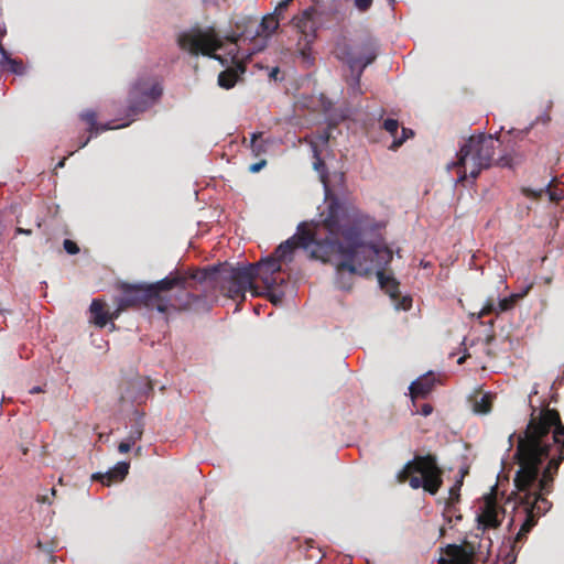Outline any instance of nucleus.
Returning <instances> with one entry per match:
<instances>
[{
    "label": "nucleus",
    "mask_w": 564,
    "mask_h": 564,
    "mask_svg": "<svg viewBox=\"0 0 564 564\" xmlns=\"http://www.w3.org/2000/svg\"><path fill=\"white\" fill-rule=\"evenodd\" d=\"M323 227L330 237L317 240L315 234L305 224H300L297 232L280 243L273 256L267 259H275L281 268V262L293 260L295 249H307L313 245L315 249L312 250V257L324 262L328 261L330 256L339 254L343 260L336 263V284L339 289L347 291L352 286L355 274L367 276L376 267L389 264L392 261L393 254L389 247L362 242L364 215L337 199L329 203ZM280 272L281 269L274 274L276 283L272 289H267L268 291H273L282 284L283 279L280 278Z\"/></svg>",
    "instance_id": "f257e3e1"
},
{
    "label": "nucleus",
    "mask_w": 564,
    "mask_h": 564,
    "mask_svg": "<svg viewBox=\"0 0 564 564\" xmlns=\"http://www.w3.org/2000/svg\"><path fill=\"white\" fill-rule=\"evenodd\" d=\"M516 457L519 470L514 486L520 494V507L525 519L517 533L512 550L527 539L538 518L552 507L545 496L553 490L554 477L564 462V425L554 409L543 410L532 417L523 436H519Z\"/></svg>",
    "instance_id": "f03ea898"
},
{
    "label": "nucleus",
    "mask_w": 564,
    "mask_h": 564,
    "mask_svg": "<svg viewBox=\"0 0 564 564\" xmlns=\"http://www.w3.org/2000/svg\"><path fill=\"white\" fill-rule=\"evenodd\" d=\"M279 270L275 259H264L257 264L245 267L219 264L188 271L176 270L165 276L174 278L177 282L159 294L158 312H207L210 305L206 292L217 289L224 295L242 302L248 290L253 296L261 294L253 283L256 279H259L265 289H272L276 283L274 274Z\"/></svg>",
    "instance_id": "7ed1b4c3"
},
{
    "label": "nucleus",
    "mask_w": 564,
    "mask_h": 564,
    "mask_svg": "<svg viewBox=\"0 0 564 564\" xmlns=\"http://www.w3.org/2000/svg\"><path fill=\"white\" fill-rule=\"evenodd\" d=\"M500 144V139L491 134L479 133L471 135L460 148L457 161L448 164V169H457V181L463 183L467 177L475 181L482 170H487L492 165L511 167L512 158L510 155H501L497 160L495 159L496 150Z\"/></svg>",
    "instance_id": "20e7f679"
},
{
    "label": "nucleus",
    "mask_w": 564,
    "mask_h": 564,
    "mask_svg": "<svg viewBox=\"0 0 564 564\" xmlns=\"http://www.w3.org/2000/svg\"><path fill=\"white\" fill-rule=\"evenodd\" d=\"M443 471L435 455H415L398 473L399 482H409L412 489L423 488L431 495H436L443 485Z\"/></svg>",
    "instance_id": "39448f33"
},
{
    "label": "nucleus",
    "mask_w": 564,
    "mask_h": 564,
    "mask_svg": "<svg viewBox=\"0 0 564 564\" xmlns=\"http://www.w3.org/2000/svg\"><path fill=\"white\" fill-rule=\"evenodd\" d=\"M174 278H163L162 280L150 284H122L121 296L118 300V312L130 307H147L158 311V299L162 291L167 290L175 284Z\"/></svg>",
    "instance_id": "423d86ee"
},
{
    "label": "nucleus",
    "mask_w": 564,
    "mask_h": 564,
    "mask_svg": "<svg viewBox=\"0 0 564 564\" xmlns=\"http://www.w3.org/2000/svg\"><path fill=\"white\" fill-rule=\"evenodd\" d=\"M336 55L344 61L351 72L349 86L355 94H362L360 79L364 69L377 58V45L371 40L355 44H344L337 47Z\"/></svg>",
    "instance_id": "0eeeda50"
},
{
    "label": "nucleus",
    "mask_w": 564,
    "mask_h": 564,
    "mask_svg": "<svg viewBox=\"0 0 564 564\" xmlns=\"http://www.w3.org/2000/svg\"><path fill=\"white\" fill-rule=\"evenodd\" d=\"M163 95V87L152 76L139 77L128 94V116H137L150 109Z\"/></svg>",
    "instance_id": "6e6552de"
},
{
    "label": "nucleus",
    "mask_w": 564,
    "mask_h": 564,
    "mask_svg": "<svg viewBox=\"0 0 564 564\" xmlns=\"http://www.w3.org/2000/svg\"><path fill=\"white\" fill-rule=\"evenodd\" d=\"M178 45L191 54L197 55L202 53L203 55L221 61L215 52L223 47V42L217 37L214 30L183 33L178 36Z\"/></svg>",
    "instance_id": "1a4fd4ad"
},
{
    "label": "nucleus",
    "mask_w": 564,
    "mask_h": 564,
    "mask_svg": "<svg viewBox=\"0 0 564 564\" xmlns=\"http://www.w3.org/2000/svg\"><path fill=\"white\" fill-rule=\"evenodd\" d=\"M446 557H441L438 564H474L476 551L473 543L448 544L445 547Z\"/></svg>",
    "instance_id": "9d476101"
},
{
    "label": "nucleus",
    "mask_w": 564,
    "mask_h": 564,
    "mask_svg": "<svg viewBox=\"0 0 564 564\" xmlns=\"http://www.w3.org/2000/svg\"><path fill=\"white\" fill-rule=\"evenodd\" d=\"M230 41V50L228 54L231 56L236 68H227L218 75V85L225 89L232 88L238 82L239 75L245 73V66L239 62L237 37L228 39Z\"/></svg>",
    "instance_id": "9b49d317"
},
{
    "label": "nucleus",
    "mask_w": 564,
    "mask_h": 564,
    "mask_svg": "<svg viewBox=\"0 0 564 564\" xmlns=\"http://www.w3.org/2000/svg\"><path fill=\"white\" fill-rule=\"evenodd\" d=\"M499 513L500 512L496 502V497L494 494H491L486 497L482 511L478 516V522L484 530L496 529L501 524Z\"/></svg>",
    "instance_id": "f8f14e48"
},
{
    "label": "nucleus",
    "mask_w": 564,
    "mask_h": 564,
    "mask_svg": "<svg viewBox=\"0 0 564 564\" xmlns=\"http://www.w3.org/2000/svg\"><path fill=\"white\" fill-rule=\"evenodd\" d=\"M435 378L432 373H426L410 386V395L412 399H425L434 389Z\"/></svg>",
    "instance_id": "ddd939ff"
},
{
    "label": "nucleus",
    "mask_w": 564,
    "mask_h": 564,
    "mask_svg": "<svg viewBox=\"0 0 564 564\" xmlns=\"http://www.w3.org/2000/svg\"><path fill=\"white\" fill-rule=\"evenodd\" d=\"M129 468L130 464L128 462H119L106 474L94 475V479L101 481L102 485L110 486L112 482L123 480L129 473Z\"/></svg>",
    "instance_id": "4468645a"
},
{
    "label": "nucleus",
    "mask_w": 564,
    "mask_h": 564,
    "mask_svg": "<svg viewBox=\"0 0 564 564\" xmlns=\"http://www.w3.org/2000/svg\"><path fill=\"white\" fill-rule=\"evenodd\" d=\"M90 313L94 324L98 327H105L110 319L118 318L120 315L118 308L112 314H109L105 310V303L98 299L93 300L90 304Z\"/></svg>",
    "instance_id": "2eb2a0df"
},
{
    "label": "nucleus",
    "mask_w": 564,
    "mask_h": 564,
    "mask_svg": "<svg viewBox=\"0 0 564 564\" xmlns=\"http://www.w3.org/2000/svg\"><path fill=\"white\" fill-rule=\"evenodd\" d=\"M387 265L388 264L378 265L375 268L373 272L377 274L381 289H383L391 299L395 300L400 295L399 282L393 276L386 274L384 269Z\"/></svg>",
    "instance_id": "dca6fc26"
},
{
    "label": "nucleus",
    "mask_w": 564,
    "mask_h": 564,
    "mask_svg": "<svg viewBox=\"0 0 564 564\" xmlns=\"http://www.w3.org/2000/svg\"><path fill=\"white\" fill-rule=\"evenodd\" d=\"M293 23L299 32L304 36L306 43L315 37V22L308 11H304L301 15L293 18Z\"/></svg>",
    "instance_id": "f3484780"
},
{
    "label": "nucleus",
    "mask_w": 564,
    "mask_h": 564,
    "mask_svg": "<svg viewBox=\"0 0 564 564\" xmlns=\"http://www.w3.org/2000/svg\"><path fill=\"white\" fill-rule=\"evenodd\" d=\"M79 117L84 122L87 123V126H88L87 131L90 134H95V135H97L98 133H100L102 131H107V130L115 129V128H121V127H126L129 124V122L120 124V126H111L110 123L98 124L97 113L91 109H87V110L83 111Z\"/></svg>",
    "instance_id": "a211bd4d"
},
{
    "label": "nucleus",
    "mask_w": 564,
    "mask_h": 564,
    "mask_svg": "<svg viewBox=\"0 0 564 564\" xmlns=\"http://www.w3.org/2000/svg\"><path fill=\"white\" fill-rule=\"evenodd\" d=\"M517 297H518V295H511L509 297H505V299L500 300L498 303V308L495 306V304L492 302H488L477 314V318L480 319V318H482L487 315H490L492 313L509 311L510 308L513 307V305L517 301Z\"/></svg>",
    "instance_id": "6ab92c4d"
},
{
    "label": "nucleus",
    "mask_w": 564,
    "mask_h": 564,
    "mask_svg": "<svg viewBox=\"0 0 564 564\" xmlns=\"http://www.w3.org/2000/svg\"><path fill=\"white\" fill-rule=\"evenodd\" d=\"M273 143L270 138H263L262 132H254L250 138V150L253 156L260 158L268 152L269 147Z\"/></svg>",
    "instance_id": "aec40b11"
},
{
    "label": "nucleus",
    "mask_w": 564,
    "mask_h": 564,
    "mask_svg": "<svg viewBox=\"0 0 564 564\" xmlns=\"http://www.w3.org/2000/svg\"><path fill=\"white\" fill-rule=\"evenodd\" d=\"M279 25V19L274 14L269 13L262 18L258 34L263 36H270L278 30Z\"/></svg>",
    "instance_id": "412c9836"
},
{
    "label": "nucleus",
    "mask_w": 564,
    "mask_h": 564,
    "mask_svg": "<svg viewBox=\"0 0 564 564\" xmlns=\"http://www.w3.org/2000/svg\"><path fill=\"white\" fill-rule=\"evenodd\" d=\"M143 431H144V424H143V420H142V416L140 415L134 424L131 426V430L127 436V440L134 444L137 441H140L143 436Z\"/></svg>",
    "instance_id": "4be33fe9"
},
{
    "label": "nucleus",
    "mask_w": 564,
    "mask_h": 564,
    "mask_svg": "<svg viewBox=\"0 0 564 564\" xmlns=\"http://www.w3.org/2000/svg\"><path fill=\"white\" fill-rule=\"evenodd\" d=\"M466 475V471H462L459 479L456 480L455 485L449 489V498L448 503H455L459 500V491L463 486V479Z\"/></svg>",
    "instance_id": "5701e85b"
},
{
    "label": "nucleus",
    "mask_w": 564,
    "mask_h": 564,
    "mask_svg": "<svg viewBox=\"0 0 564 564\" xmlns=\"http://www.w3.org/2000/svg\"><path fill=\"white\" fill-rule=\"evenodd\" d=\"M474 410L477 413H488L491 410V399L489 394H484L479 401L475 402Z\"/></svg>",
    "instance_id": "b1692460"
},
{
    "label": "nucleus",
    "mask_w": 564,
    "mask_h": 564,
    "mask_svg": "<svg viewBox=\"0 0 564 564\" xmlns=\"http://www.w3.org/2000/svg\"><path fill=\"white\" fill-rule=\"evenodd\" d=\"M4 66H8V69L17 75H22L24 73V65L21 59H14L9 56V59H6Z\"/></svg>",
    "instance_id": "393cba45"
},
{
    "label": "nucleus",
    "mask_w": 564,
    "mask_h": 564,
    "mask_svg": "<svg viewBox=\"0 0 564 564\" xmlns=\"http://www.w3.org/2000/svg\"><path fill=\"white\" fill-rule=\"evenodd\" d=\"M414 135L413 130L409 128H402V137L399 139H394L389 147L390 150H398L409 138H412Z\"/></svg>",
    "instance_id": "a878e982"
},
{
    "label": "nucleus",
    "mask_w": 564,
    "mask_h": 564,
    "mask_svg": "<svg viewBox=\"0 0 564 564\" xmlns=\"http://www.w3.org/2000/svg\"><path fill=\"white\" fill-rule=\"evenodd\" d=\"M382 128L391 135H394L399 129V121L395 119L388 118L383 120Z\"/></svg>",
    "instance_id": "bb28decb"
},
{
    "label": "nucleus",
    "mask_w": 564,
    "mask_h": 564,
    "mask_svg": "<svg viewBox=\"0 0 564 564\" xmlns=\"http://www.w3.org/2000/svg\"><path fill=\"white\" fill-rule=\"evenodd\" d=\"M291 1L292 0H282L281 2H279L271 14H274L280 21L281 19H283V12L288 9V6Z\"/></svg>",
    "instance_id": "cd10ccee"
},
{
    "label": "nucleus",
    "mask_w": 564,
    "mask_h": 564,
    "mask_svg": "<svg viewBox=\"0 0 564 564\" xmlns=\"http://www.w3.org/2000/svg\"><path fill=\"white\" fill-rule=\"evenodd\" d=\"M63 247L65 251L69 254H77L79 252V247L75 241L70 239H65L63 242Z\"/></svg>",
    "instance_id": "c85d7f7f"
},
{
    "label": "nucleus",
    "mask_w": 564,
    "mask_h": 564,
    "mask_svg": "<svg viewBox=\"0 0 564 564\" xmlns=\"http://www.w3.org/2000/svg\"><path fill=\"white\" fill-rule=\"evenodd\" d=\"M265 165H267V160L265 159H261L259 162L251 164L248 170H249L250 173H258Z\"/></svg>",
    "instance_id": "c756f323"
},
{
    "label": "nucleus",
    "mask_w": 564,
    "mask_h": 564,
    "mask_svg": "<svg viewBox=\"0 0 564 564\" xmlns=\"http://www.w3.org/2000/svg\"><path fill=\"white\" fill-rule=\"evenodd\" d=\"M372 1L373 0H355V6L360 11H367L371 7Z\"/></svg>",
    "instance_id": "7c9ffc66"
},
{
    "label": "nucleus",
    "mask_w": 564,
    "mask_h": 564,
    "mask_svg": "<svg viewBox=\"0 0 564 564\" xmlns=\"http://www.w3.org/2000/svg\"><path fill=\"white\" fill-rule=\"evenodd\" d=\"M132 443H130L127 438L121 442L119 445H118V451L121 453V454H126L128 453L131 447H132Z\"/></svg>",
    "instance_id": "2f4dec72"
},
{
    "label": "nucleus",
    "mask_w": 564,
    "mask_h": 564,
    "mask_svg": "<svg viewBox=\"0 0 564 564\" xmlns=\"http://www.w3.org/2000/svg\"><path fill=\"white\" fill-rule=\"evenodd\" d=\"M93 135L94 134L89 133L88 137H79V139H78V149L85 148L88 144V142L90 141Z\"/></svg>",
    "instance_id": "473e14b6"
},
{
    "label": "nucleus",
    "mask_w": 564,
    "mask_h": 564,
    "mask_svg": "<svg viewBox=\"0 0 564 564\" xmlns=\"http://www.w3.org/2000/svg\"><path fill=\"white\" fill-rule=\"evenodd\" d=\"M6 59H9V53L4 50V47L0 44V65L4 66Z\"/></svg>",
    "instance_id": "72a5a7b5"
},
{
    "label": "nucleus",
    "mask_w": 564,
    "mask_h": 564,
    "mask_svg": "<svg viewBox=\"0 0 564 564\" xmlns=\"http://www.w3.org/2000/svg\"><path fill=\"white\" fill-rule=\"evenodd\" d=\"M433 412V406L429 403L422 405L420 413L424 416L430 415Z\"/></svg>",
    "instance_id": "f704fd0d"
},
{
    "label": "nucleus",
    "mask_w": 564,
    "mask_h": 564,
    "mask_svg": "<svg viewBox=\"0 0 564 564\" xmlns=\"http://www.w3.org/2000/svg\"><path fill=\"white\" fill-rule=\"evenodd\" d=\"M522 193L527 196V197H533V198H538L541 193H538L531 188H523L522 189Z\"/></svg>",
    "instance_id": "c9c22d12"
},
{
    "label": "nucleus",
    "mask_w": 564,
    "mask_h": 564,
    "mask_svg": "<svg viewBox=\"0 0 564 564\" xmlns=\"http://www.w3.org/2000/svg\"><path fill=\"white\" fill-rule=\"evenodd\" d=\"M316 155V162L314 163V167L319 171L322 167L325 166L324 162L321 160V158L317 155V151L315 150Z\"/></svg>",
    "instance_id": "e433bc0d"
},
{
    "label": "nucleus",
    "mask_w": 564,
    "mask_h": 564,
    "mask_svg": "<svg viewBox=\"0 0 564 564\" xmlns=\"http://www.w3.org/2000/svg\"><path fill=\"white\" fill-rule=\"evenodd\" d=\"M280 74V68L279 67H273L269 74L270 78L276 80L278 79V75Z\"/></svg>",
    "instance_id": "4c0bfd02"
},
{
    "label": "nucleus",
    "mask_w": 564,
    "mask_h": 564,
    "mask_svg": "<svg viewBox=\"0 0 564 564\" xmlns=\"http://www.w3.org/2000/svg\"><path fill=\"white\" fill-rule=\"evenodd\" d=\"M15 232H17V234H23V235H31V232H32V231H31L30 229H24V228H22V227H18V228L15 229Z\"/></svg>",
    "instance_id": "58836bf2"
},
{
    "label": "nucleus",
    "mask_w": 564,
    "mask_h": 564,
    "mask_svg": "<svg viewBox=\"0 0 564 564\" xmlns=\"http://www.w3.org/2000/svg\"><path fill=\"white\" fill-rule=\"evenodd\" d=\"M410 306H411V300L408 299V297H404L403 301H402L403 310H408V308H410Z\"/></svg>",
    "instance_id": "ea45409f"
},
{
    "label": "nucleus",
    "mask_w": 564,
    "mask_h": 564,
    "mask_svg": "<svg viewBox=\"0 0 564 564\" xmlns=\"http://www.w3.org/2000/svg\"><path fill=\"white\" fill-rule=\"evenodd\" d=\"M41 391H42V389H41L40 387H34V388H32V389L30 390V393H31V394H34V393H39V392H41Z\"/></svg>",
    "instance_id": "a19ab883"
},
{
    "label": "nucleus",
    "mask_w": 564,
    "mask_h": 564,
    "mask_svg": "<svg viewBox=\"0 0 564 564\" xmlns=\"http://www.w3.org/2000/svg\"><path fill=\"white\" fill-rule=\"evenodd\" d=\"M465 359H466V356H463V357H460V358L457 360V362H458L459 365H462V364L465 361Z\"/></svg>",
    "instance_id": "79ce46f5"
},
{
    "label": "nucleus",
    "mask_w": 564,
    "mask_h": 564,
    "mask_svg": "<svg viewBox=\"0 0 564 564\" xmlns=\"http://www.w3.org/2000/svg\"><path fill=\"white\" fill-rule=\"evenodd\" d=\"M65 162V158L58 162L57 167H63Z\"/></svg>",
    "instance_id": "37998d69"
},
{
    "label": "nucleus",
    "mask_w": 564,
    "mask_h": 564,
    "mask_svg": "<svg viewBox=\"0 0 564 564\" xmlns=\"http://www.w3.org/2000/svg\"><path fill=\"white\" fill-rule=\"evenodd\" d=\"M141 451H142V447L139 446L137 449H135V455H140L141 454Z\"/></svg>",
    "instance_id": "c03bdc74"
},
{
    "label": "nucleus",
    "mask_w": 564,
    "mask_h": 564,
    "mask_svg": "<svg viewBox=\"0 0 564 564\" xmlns=\"http://www.w3.org/2000/svg\"><path fill=\"white\" fill-rule=\"evenodd\" d=\"M388 2H389L390 4H393V3L395 2V0H388Z\"/></svg>",
    "instance_id": "a18cd8bd"
}]
</instances>
